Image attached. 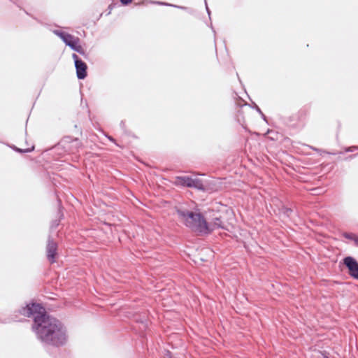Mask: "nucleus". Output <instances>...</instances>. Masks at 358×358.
Returning a JSON list of instances; mask_svg holds the SVG:
<instances>
[{
	"mask_svg": "<svg viewBox=\"0 0 358 358\" xmlns=\"http://www.w3.org/2000/svg\"><path fill=\"white\" fill-rule=\"evenodd\" d=\"M19 312L22 315L33 317L32 329L43 343L59 347L66 343V330L63 324L59 320L49 315L41 305H27Z\"/></svg>",
	"mask_w": 358,
	"mask_h": 358,
	"instance_id": "obj_1",
	"label": "nucleus"
},
{
	"mask_svg": "<svg viewBox=\"0 0 358 358\" xmlns=\"http://www.w3.org/2000/svg\"><path fill=\"white\" fill-rule=\"evenodd\" d=\"M176 213L183 224L199 235L211 234L209 224L200 213H194L183 208H177Z\"/></svg>",
	"mask_w": 358,
	"mask_h": 358,
	"instance_id": "obj_2",
	"label": "nucleus"
},
{
	"mask_svg": "<svg viewBox=\"0 0 358 358\" xmlns=\"http://www.w3.org/2000/svg\"><path fill=\"white\" fill-rule=\"evenodd\" d=\"M58 145L61 146L65 152L74 154L78 151L82 143L77 138L65 136L60 141Z\"/></svg>",
	"mask_w": 358,
	"mask_h": 358,
	"instance_id": "obj_3",
	"label": "nucleus"
},
{
	"mask_svg": "<svg viewBox=\"0 0 358 358\" xmlns=\"http://www.w3.org/2000/svg\"><path fill=\"white\" fill-rule=\"evenodd\" d=\"M175 183L182 187H194L199 189H203V185L201 180L189 176H177Z\"/></svg>",
	"mask_w": 358,
	"mask_h": 358,
	"instance_id": "obj_4",
	"label": "nucleus"
},
{
	"mask_svg": "<svg viewBox=\"0 0 358 358\" xmlns=\"http://www.w3.org/2000/svg\"><path fill=\"white\" fill-rule=\"evenodd\" d=\"M61 39L73 50L78 52L80 55H85L84 50L80 45H78L79 38L78 37H75L73 35L65 32L64 35L61 36Z\"/></svg>",
	"mask_w": 358,
	"mask_h": 358,
	"instance_id": "obj_5",
	"label": "nucleus"
},
{
	"mask_svg": "<svg viewBox=\"0 0 358 358\" xmlns=\"http://www.w3.org/2000/svg\"><path fill=\"white\" fill-rule=\"evenodd\" d=\"M75 67L76 70V75L78 79H85L87 76V66L76 53L72 55Z\"/></svg>",
	"mask_w": 358,
	"mask_h": 358,
	"instance_id": "obj_6",
	"label": "nucleus"
},
{
	"mask_svg": "<svg viewBox=\"0 0 358 358\" xmlns=\"http://www.w3.org/2000/svg\"><path fill=\"white\" fill-rule=\"evenodd\" d=\"M57 243L50 236H49L46 245V257L51 264L55 263L56 261V257L57 256Z\"/></svg>",
	"mask_w": 358,
	"mask_h": 358,
	"instance_id": "obj_7",
	"label": "nucleus"
},
{
	"mask_svg": "<svg viewBox=\"0 0 358 358\" xmlns=\"http://www.w3.org/2000/svg\"><path fill=\"white\" fill-rule=\"evenodd\" d=\"M343 264L348 269L349 275L354 279H358V262L352 257L348 256L343 259Z\"/></svg>",
	"mask_w": 358,
	"mask_h": 358,
	"instance_id": "obj_8",
	"label": "nucleus"
},
{
	"mask_svg": "<svg viewBox=\"0 0 358 358\" xmlns=\"http://www.w3.org/2000/svg\"><path fill=\"white\" fill-rule=\"evenodd\" d=\"M209 228L211 230V233L216 229H224L223 222L221 217H215L212 219V221L208 223Z\"/></svg>",
	"mask_w": 358,
	"mask_h": 358,
	"instance_id": "obj_9",
	"label": "nucleus"
},
{
	"mask_svg": "<svg viewBox=\"0 0 358 358\" xmlns=\"http://www.w3.org/2000/svg\"><path fill=\"white\" fill-rule=\"evenodd\" d=\"M13 150L15 151L20 152V153H26V152H30L34 150V146L33 145L31 148H27V149H20L17 148L16 146L13 145L11 147Z\"/></svg>",
	"mask_w": 358,
	"mask_h": 358,
	"instance_id": "obj_10",
	"label": "nucleus"
},
{
	"mask_svg": "<svg viewBox=\"0 0 358 358\" xmlns=\"http://www.w3.org/2000/svg\"><path fill=\"white\" fill-rule=\"evenodd\" d=\"M343 237L347 238V239L352 240L355 243L356 238H358V236H357L355 234H353V233H348V232H345V233L343 234Z\"/></svg>",
	"mask_w": 358,
	"mask_h": 358,
	"instance_id": "obj_11",
	"label": "nucleus"
},
{
	"mask_svg": "<svg viewBox=\"0 0 358 358\" xmlns=\"http://www.w3.org/2000/svg\"><path fill=\"white\" fill-rule=\"evenodd\" d=\"M282 212L287 217H289L292 212V210L290 208L283 207L282 208Z\"/></svg>",
	"mask_w": 358,
	"mask_h": 358,
	"instance_id": "obj_12",
	"label": "nucleus"
},
{
	"mask_svg": "<svg viewBox=\"0 0 358 358\" xmlns=\"http://www.w3.org/2000/svg\"><path fill=\"white\" fill-rule=\"evenodd\" d=\"M155 3H157V4H160V5L173 6V7H176V8H180V9H183V10L187 8L186 7L178 6H176V5H173V4H169V3H163V2H159V1H157V2H155Z\"/></svg>",
	"mask_w": 358,
	"mask_h": 358,
	"instance_id": "obj_13",
	"label": "nucleus"
},
{
	"mask_svg": "<svg viewBox=\"0 0 358 358\" xmlns=\"http://www.w3.org/2000/svg\"><path fill=\"white\" fill-rule=\"evenodd\" d=\"M355 150H358V146H350L345 149L346 152H354Z\"/></svg>",
	"mask_w": 358,
	"mask_h": 358,
	"instance_id": "obj_14",
	"label": "nucleus"
},
{
	"mask_svg": "<svg viewBox=\"0 0 358 358\" xmlns=\"http://www.w3.org/2000/svg\"><path fill=\"white\" fill-rule=\"evenodd\" d=\"M54 33L55 35L58 36L60 38H61V36H63L65 34L64 31H62L60 30H55Z\"/></svg>",
	"mask_w": 358,
	"mask_h": 358,
	"instance_id": "obj_15",
	"label": "nucleus"
},
{
	"mask_svg": "<svg viewBox=\"0 0 358 358\" xmlns=\"http://www.w3.org/2000/svg\"><path fill=\"white\" fill-rule=\"evenodd\" d=\"M59 220H54L51 223V228H56L59 225Z\"/></svg>",
	"mask_w": 358,
	"mask_h": 358,
	"instance_id": "obj_16",
	"label": "nucleus"
},
{
	"mask_svg": "<svg viewBox=\"0 0 358 358\" xmlns=\"http://www.w3.org/2000/svg\"><path fill=\"white\" fill-rule=\"evenodd\" d=\"M132 0H120V2L123 4V5H128L129 3L131 2Z\"/></svg>",
	"mask_w": 358,
	"mask_h": 358,
	"instance_id": "obj_17",
	"label": "nucleus"
},
{
	"mask_svg": "<svg viewBox=\"0 0 358 358\" xmlns=\"http://www.w3.org/2000/svg\"><path fill=\"white\" fill-rule=\"evenodd\" d=\"M255 108L256 109V110L260 114L262 113V111L261 110V109L259 108V107L257 105H255Z\"/></svg>",
	"mask_w": 358,
	"mask_h": 358,
	"instance_id": "obj_18",
	"label": "nucleus"
},
{
	"mask_svg": "<svg viewBox=\"0 0 358 358\" xmlns=\"http://www.w3.org/2000/svg\"><path fill=\"white\" fill-rule=\"evenodd\" d=\"M204 1H205L206 7V10H207L208 15H210V10H209L208 7L206 0H204Z\"/></svg>",
	"mask_w": 358,
	"mask_h": 358,
	"instance_id": "obj_19",
	"label": "nucleus"
},
{
	"mask_svg": "<svg viewBox=\"0 0 358 358\" xmlns=\"http://www.w3.org/2000/svg\"><path fill=\"white\" fill-rule=\"evenodd\" d=\"M120 127H122V129H124V127H125V122H124V121H123V120H122V121H121V122H120Z\"/></svg>",
	"mask_w": 358,
	"mask_h": 358,
	"instance_id": "obj_20",
	"label": "nucleus"
},
{
	"mask_svg": "<svg viewBox=\"0 0 358 358\" xmlns=\"http://www.w3.org/2000/svg\"><path fill=\"white\" fill-rule=\"evenodd\" d=\"M260 115H261L262 118L264 121H266V117L265 116V115H264L263 113H260Z\"/></svg>",
	"mask_w": 358,
	"mask_h": 358,
	"instance_id": "obj_21",
	"label": "nucleus"
},
{
	"mask_svg": "<svg viewBox=\"0 0 358 358\" xmlns=\"http://www.w3.org/2000/svg\"><path fill=\"white\" fill-rule=\"evenodd\" d=\"M313 190L315 192V193H314V194H320V192H319L320 189H313Z\"/></svg>",
	"mask_w": 358,
	"mask_h": 358,
	"instance_id": "obj_22",
	"label": "nucleus"
},
{
	"mask_svg": "<svg viewBox=\"0 0 358 358\" xmlns=\"http://www.w3.org/2000/svg\"><path fill=\"white\" fill-rule=\"evenodd\" d=\"M319 353L321 355V356L322 357V358H329V357H327V356L324 355V354L321 353L320 352Z\"/></svg>",
	"mask_w": 358,
	"mask_h": 358,
	"instance_id": "obj_23",
	"label": "nucleus"
},
{
	"mask_svg": "<svg viewBox=\"0 0 358 358\" xmlns=\"http://www.w3.org/2000/svg\"><path fill=\"white\" fill-rule=\"evenodd\" d=\"M108 8L110 9V10H111V9H112V5H110V6H108ZM110 13V11H109V12H108V15H109Z\"/></svg>",
	"mask_w": 358,
	"mask_h": 358,
	"instance_id": "obj_24",
	"label": "nucleus"
},
{
	"mask_svg": "<svg viewBox=\"0 0 358 358\" xmlns=\"http://www.w3.org/2000/svg\"><path fill=\"white\" fill-rule=\"evenodd\" d=\"M108 139H109L110 141H112V142H113V141H114V138H113V137H110H110H108Z\"/></svg>",
	"mask_w": 358,
	"mask_h": 358,
	"instance_id": "obj_25",
	"label": "nucleus"
}]
</instances>
